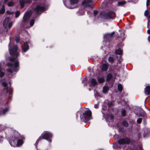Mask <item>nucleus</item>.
<instances>
[{
    "label": "nucleus",
    "instance_id": "f257e3e1",
    "mask_svg": "<svg viewBox=\"0 0 150 150\" xmlns=\"http://www.w3.org/2000/svg\"><path fill=\"white\" fill-rule=\"evenodd\" d=\"M14 136L12 137L11 142L10 143L11 145L13 147L19 146L23 143V140L20 139V134L17 132H15Z\"/></svg>",
    "mask_w": 150,
    "mask_h": 150
},
{
    "label": "nucleus",
    "instance_id": "f03ea898",
    "mask_svg": "<svg viewBox=\"0 0 150 150\" xmlns=\"http://www.w3.org/2000/svg\"><path fill=\"white\" fill-rule=\"evenodd\" d=\"M91 115V112L90 111H87L84 113L80 115V118L83 121L89 120Z\"/></svg>",
    "mask_w": 150,
    "mask_h": 150
},
{
    "label": "nucleus",
    "instance_id": "7ed1b4c3",
    "mask_svg": "<svg viewBox=\"0 0 150 150\" xmlns=\"http://www.w3.org/2000/svg\"><path fill=\"white\" fill-rule=\"evenodd\" d=\"M10 43L8 45L9 52L11 54L14 55L16 56H18L19 55V54L16 51L18 49L17 47L16 46H14L12 49L10 48Z\"/></svg>",
    "mask_w": 150,
    "mask_h": 150
},
{
    "label": "nucleus",
    "instance_id": "20e7f679",
    "mask_svg": "<svg viewBox=\"0 0 150 150\" xmlns=\"http://www.w3.org/2000/svg\"><path fill=\"white\" fill-rule=\"evenodd\" d=\"M92 2V0H83L82 3V4L85 7H89L93 8Z\"/></svg>",
    "mask_w": 150,
    "mask_h": 150
},
{
    "label": "nucleus",
    "instance_id": "39448f33",
    "mask_svg": "<svg viewBox=\"0 0 150 150\" xmlns=\"http://www.w3.org/2000/svg\"><path fill=\"white\" fill-rule=\"evenodd\" d=\"M31 14V11H29L26 13L24 15L23 18V22L24 23H27Z\"/></svg>",
    "mask_w": 150,
    "mask_h": 150
},
{
    "label": "nucleus",
    "instance_id": "423d86ee",
    "mask_svg": "<svg viewBox=\"0 0 150 150\" xmlns=\"http://www.w3.org/2000/svg\"><path fill=\"white\" fill-rule=\"evenodd\" d=\"M118 142L120 144H128L130 143V140L127 138H122L120 139Z\"/></svg>",
    "mask_w": 150,
    "mask_h": 150
},
{
    "label": "nucleus",
    "instance_id": "0eeeda50",
    "mask_svg": "<svg viewBox=\"0 0 150 150\" xmlns=\"http://www.w3.org/2000/svg\"><path fill=\"white\" fill-rule=\"evenodd\" d=\"M115 16V14L114 12L112 11H110L105 15V18L106 19H109L113 18Z\"/></svg>",
    "mask_w": 150,
    "mask_h": 150
},
{
    "label": "nucleus",
    "instance_id": "6e6552de",
    "mask_svg": "<svg viewBox=\"0 0 150 150\" xmlns=\"http://www.w3.org/2000/svg\"><path fill=\"white\" fill-rule=\"evenodd\" d=\"M45 8L43 6L38 5L34 9L35 11L37 13H39L45 11Z\"/></svg>",
    "mask_w": 150,
    "mask_h": 150
},
{
    "label": "nucleus",
    "instance_id": "1a4fd4ad",
    "mask_svg": "<svg viewBox=\"0 0 150 150\" xmlns=\"http://www.w3.org/2000/svg\"><path fill=\"white\" fill-rule=\"evenodd\" d=\"M31 2L30 0H20L19 2L21 6L23 8L24 6L27 5Z\"/></svg>",
    "mask_w": 150,
    "mask_h": 150
},
{
    "label": "nucleus",
    "instance_id": "9d476101",
    "mask_svg": "<svg viewBox=\"0 0 150 150\" xmlns=\"http://www.w3.org/2000/svg\"><path fill=\"white\" fill-rule=\"evenodd\" d=\"M79 0H70V5L71 6H67L66 4H65V6L67 8H73L74 7H72V6H74L75 5H76L78 3Z\"/></svg>",
    "mask_w": 150,
    "mask_h": 150
},
{
    "label": "nucleus",
    "instance_id": "9b49d317",
    "mask_svg": "<svg viewBox=\"0 0 150 150\" xmlns=\"http://www.w3.org/2000/svg\"><path fill=\"white\" fill-rule=\"evenodd\" d=\"M89 84L91 87H93L97 85L98 82L95 79L91 78L90 79Z\"/></svg>",
    "mask_w": 150,
    "mask_h": 150
},
{
    "label": "nucleus",
    "instance_id": "f8f14e48",
    "mask_svg": "<svg viewBox=\"0 0 150 150\" xmlns=\"http://www.w3.org/2000/svg\"><path fill=\"white\" fill-rule=\"evenodd\" d=\"M52 136V135L51 133L45 131L44 132V134L43 136V138L44 139H47L51 138Z\"/></svg>",
    "mask_w": 150,
    "mask_h": 150
},
{
    "label": "nucleus",
    "instance_id": "ddd939ff",
    "mask_svg": "<svg viewBox=\"0 0 150 150\" xmlns=\"http://www.w3.org/2000/svg\"><path fill=\"white\" fill-rule=\"evenodd\" d=\"M108 63H104L102 65L101 70L102 71H106L108 69Z\"/></svg>",
    "mask_w": 150,
    "mask_h": 150
},
{
    "label": "nucleus",
    "instance_id": "4468645a",
    "mask_svg": "<svg viewBox=\"0 0 150 150\" xmlns=\"http://www.w3.org/2000/svg\"><path fill=\"white\" fill-rule=\"evenodd\" d=\"M10 20V18H6L4 20L3 22V26L5 28H6L7 26L8 23L9 22Z\"/></svg>",
    "mask_w": 150,
    "mask_h": 150
},
{
    "label": "nucleus",
    "instance_id": "2eb2a0df",
    "mask_svg": "<svg viewBox=\"0 0 150 150\" xmlns=\"http://www.w3.org/2000/svg\"><path fill=\"white\" fill-rule=\"evenodd\" d=\"M144 92L146 95L150 94V86H148L146 87L145 89Z\"/></svg>",
    "mask_w": 150,
    "mask_h": 150
},
{
    "label": "nucleus",
    "instance_id": "dca6fc26",
    "mask_svg": "<svg viewBox=\"0 0 150 150\" xmlns=\"http://www.w3.org/2000/svg\"><path fill=\"white\" fill-rule=\"evenodd\" d=\"M29 49L28 43L27 42H26L24 43V45L23 47H22V49L24 52H25Z\"/></svg>",
    "mask_w": 150,
    "mask_h": 150
},
{
    "label": "nucleus",
    "instance_id": "f3484780",
    "mask_svg": "<svg viewBox=\"0 0 150 150\" xmlns=\"http://www.w3.org/2000/svg\"><path fill=\"white\" fill-rule=\"evenodd\" d=\"M98 81L99 83H102L104 81V77L102 76L100 77H99L98 79Z\"/></svg>",
    "mask_w": 150,
    "mask_h": 150
},
{
    "label": "nucleus",
    "instance_id": "a211bd4d",
    "mask_svg": "<svg viewBox=\"0 0 150 150\" xmlns=\"http://www.w3.org/2000/svg\"><path fill=\"white\" fill-rule=\"evenodd\" d=\"M115 33L114 32H113L111 33L106 34L104 35V38H107L108 37H110L112 36Z\"/></svg>",
    "mask_w": 150,
    "mask_h": 150
},
{
    "label": "nucleus",
    "instance_id": "6ab92c4d",
    "mask_svg": "<svg viewBox=\"0 0 150 150\" xmlns=\"http://www.w3.org/2000/svg\"><path fill=\"white\" fill-rule=\"evenodd\" d=\"M109 88L107 86H104L103 88V92L104 93H106L108 92V90Z\"/></svg>",
    "mask_w": 150,
    "mask_h": 150
},
{
    "label": "nucleus",
    "instance_id": "aec40b11",
    "mask_svg": "<svg viewBox=\"0 0 150 150\" xmlns=\"http://www.w3.org/2000/svg\"><path fill=\"white\" fill-rule=\"evenodd\" d=\"M19 66V62L18 61H16L14 63V70L16 71L17 70V68Z\"/></svg>",
    "mask_w": 150,
    "mask_h": 150
},
{
    "label": "nucleus",
    "instance_id": "412c9836",
    "mask_svg": "<svg viewBox=\"0 0 150 150\" xmlns=\"http://www.w3.org/2000/svg\"><path fill=\"white\" fill-rule=\"evenodd\" d=\"M114 118L113 116L112 115H109L108 117V120H110V122H112Z\"/></svg>",
    "mask_w": 150,
    "mask_h": 150
},
{
    "label": "nucleus",
    "instance_id": "4be33fe9",
    "mask_svg": "<svg viewBox=\"0 0 150 150\" xmlns=\"http://www.w3.org/2000/svg\"><path fill=\"white\" fill-rule=\"evenodd\" d=\"M9 109L8 107L6 108L3 110V114L4 115L6 112H8L9 110Z\"/></svg>",
    "mask_w": 150,
    "mask_h": 150
},
{
    "label": "nucleus",
    "instance_id": "5701e85b",
    "mask_svg": "<svg viewBox=\"0 0 150 150\" xmlns=\"http://www.w3.org/2000/svg\"><path fill=\"white\" fill-rule=\"evenodd\" d=\"M115 52L116 54H120L122 53V51L121 49H118L116 50Z\"/></svg>",
    "mask_w": 150,
    "mask_h": 150
},
{
    "label": "nucleus",
    "instance_id": "b1692460",
    "mask_svg": "<svg viewBox=\"0 0 150 150\" xmlns=\"http://www.w3.org/2000/svg\"><path fill=\"white\" fill-rule=\"evenodd\" d=\"M1 63H0V76L1 77H2L4 76V74L3 72L1 71Z\"/></svg>",
    "mask_w": 150,
    "mask_h": 150
},
{
    "label": "nucleus",
    "instance_id": "393cba45",
    "mask_svg": "<svg viewBox=\"0 0 150 150\" xmlns=\"http://www.w3.org/2000/svg\"><path fill=\"white\" fill-rule=\"evenodd\" d=\"M126 3L125 1H120L118 3V5L119 6H122L124 4H125Z\"/></svg>",
    "mask_w": 150,
    "mask_h": 150
},
{
    "label": "nucleus",
    "instance_id": "a878e982",
    "mask_svg": "<svg viewBox=\"0 0 150 150\" xmlns=\"http://www.w3.org/2000/svg\"><path fill=\"white\" fill-rule=\"evenodd\" d=\"M112 76L111 74H109L108 75L107 77V80L109 81L111 78H112Z\"/></svg>",
    "mask_w": 150,
    "mask_h": 150
},
{
    "label": "nucleus",
    "instance_id": "bb28decb",
    "mask_svg": "<svg viewBox=\"0 0 150 150\" xmlns=\"http://www.w3.org/2000/svg\"><path fill=\"white\" fill-rule=\"evenodd\" d=\"M5 80H4L3 81H1V83L2 85L5 87V89L6 88L7 83L5 82Z\"/></svg>",
    "mask_w": 150,
    "mask_h": 150
},
{
    "label": "nucleus",
    "instance_id": "cd10ccee",
    "mask_svg": "<svg viewBox=\"0 0 150 150\" xmlns=\"http://www.w3.org/2000/svg\"><path fill=\"white\" fill-rule=\"evenodd\" d=\"M15 13V17L17 18L20 15V12L19 11H16Z\"/></svg>",
    "mask_w": 150,
    "mask_h": 150
},
{
    "label": "nucleus",
    "instance_id": "c85d7f7f",
    "mask_svg": "<svg viewBox=\"0 0 150 150\" xmlns=\"http://www.w3.org/2000/svg\"><path fill=\"white\" fill-rule=\"evenodd\" d=\"M122 125L124 126L127 127L128 125V124L127 122L126 121H124L122 123Z\"/></svg>",
    "mask_w": 150,
    "mask_h": 150
},
{
    "label": "nucleus",
    "instance_id": "c756f323",
    "mask_svg": "<svg viewBox=\"0 0 150 150\" xmlns=\"http://www.w3.org/2000/svg\"><path fill=\"white\" fill-rule=\"evenodd\" d=\"M118 88L119 91H121L122 90V86L121 85L119 84L118 86Z\"/></svg>",
    "mask_w": 150,
    "mask_h": 150
},
{
    "label": "nucleus",
    "instance_id": "7c9ffc66",
    "mask_svg": "<svg viewBox=\"0 0 150 150\" xmlns=\"http://www.w3.org/2000/svg\"><path fill=\"white\" fill-rule=\"evenodd\" d=\"M14 5V3L13 1H11L8 4V5L9 6H13Z\"/></svg>",
    "mask_w": 150,
    "mask_h": 150
},
{
    "label": "nucleus",
    "instance_id": "2f4dec72",
    "mask_svg": "<svg viewBox=\"0 0 150 150\" xmlns=\"http://www.w3.org/2000/svg\"><path fill=\"white\" fill-rule=\"evenodd\" d=\"M108 61L112 63L113 62V59L112 57H110L108 58Z\"/></svg>",
    "mask_w": 150,
    "mask_h": 150
},
{
    "label": "nucleus",
    "instance_id": "473e14b6",
    "mask_svg": "<svg viewBox=\"0 0 150 150\" xmlns=\"http://www.w3.org/2000/svg\"><path fill=\"white\" fill-rule=\"evenodd\" d=\"M5 11V9L4 8H3L0 11V13L1 14L3 13Z\"/></svg>",
    "mask_w": 150,
    "mask_h": 150
},
{
    "label": "nucleus",
    "instance_id": "72a5a7b5",
    "mask_svg": "<svg viewBox=\"0 0 150 150\" xmlns=\"http://www.w3.org/2000/svg\"><path fill=\"white\" fill-rule=\"evenodd\" d=\"M34 23V21L33 20H31L30 22V26H32Z\"/></svg>",
    "mask_w": 150,
    "mask_h": 150
},
{
    "label": "nucleus",
    "instance_id": "f704fd0d",
    "mask_svg": "<svg viewBox=\"0 0 150 150\" xmlns=\"http://www.w3.org/2000/svg\"><path fill=\"white\" fill-rule=\"evenodd\" d=\"M149 14V12L148 10H146L145 11L144 13V15L145 16H146V17H148V16Z\"/></svg>",
    "mask_w": 150,
    "mask_h": 150
},
{
    "label": "nucleus",
    "instance_id": "c9c22d12",
    "mask_svg": "<svg viewBox=\"0 0 150 150\" xmlns=\"http://www.w3.org/2000/svg\"><path fill=\"white\" fill-rule=\"evenodd\" d=\"M148 20V23L147 24V25L148 26H149V22H150V15L149 16H148V17H147Z\"/></svg>",
    "mask_w": 150,
    "mask_h": 150
},
{
    "label": "nucleus",
    "instance_id": "e433bc0d",
    "mask_svg": "<svg viewBox=\"0 0 150 150\" xmlns=\"http://www.w3.org/2000/svg\"><path fill=\"white\" fill-rule=\"evenodd\" d=\"M142 121V119L141 118H139V119H137V122L138 123H140Z\"/></svg>",
    "mask_w": 150,
    "mask_h": 150
},
{
    "label": "nucleus",
    "instance_id": "4c0bfd02",
    "mask_svg": "<svg viewBox=\"0 0 150 150\" xmlns=\"http://www.w3.org/2000/svg\"><path fill=\"white\" fill-rule=\"evenodd\" d=\"M12 25V22H10L8 23V28H10L11 27Z\"/></svg>",
    "mask_w": 150,
    "mask_h": 150
},
{
    "label": "nucleus",
    "instance_id": "58836bf2",
    "mask_svg": "<svg viewBox=\"0 0 150 150\" xmlns=\"http://www.w3.org/2000/svg\"><path fill=\"white\" fill-rule=\"evenodd\" d=\"M6 65L8 67H12L13 66V64L11 63H8L6 64Z\"/></svg>",
    "mask_w": 150,
    "mask_h": 150
},
{
    "label": "nucleus",
    "instance_id": "ea45409f",
    "mask_svg": "<svg viewBox=\"0 0 150 150\" xmlns=\"http://www.w3.org/2000/svg\"><path fill=\"white\" fill-rule=\"evenodd\" d=\"M10 60L11 62H14L15 60V59L14 58H11L10 59Z\"/></svg>",
    "mask_w": 150,
    "mask_h": 150
},
{
    "label": "nucleus",
    "instance_id": "a19ab883",
    "mask_svg": "<svg viewBox=\"0 0 150 150\" xmlns=\"http://www.w3.org/2000/svg\"><path fill=\"white\" fill-rule=\"evenodd\" d=\"M16 43H18L19 42V38H17L16 39Z\"/></svg>",
    "mask_w": 150,
    "mask_h": 150
},
{
    "label": "nucleus",
    "instance_id": "79ce46f5",
    "mask_svg": "<svg viewBox=\"0 0 150 150\" xmlns=\"http://www.w3.org/2000/svg\"><path fill=\"white\" fill-rule=\"evenodd\" d=\"M94 108L96 109L98 108V104H96L94 105Z\"/></svg>",
    "mask_w": 150,
    "mask_h": 150
},
{
    "label": "nucleus",
    "instance_id": "37998d69",
    "mask_svg": "<svg viewBox=\"0 0 150 150\" xmlns=\"http://www.w3.org/2000/svg\"><path fill=\"white\" fill-rule=\"evenodd\" d=\"M7 71L11 73L12 72V70L11 69H7Z\"/></svg>",
    "mask_w": 150,
    "mask_h": 150
},
{
    "label": "nucleus",
    "instance_id": "c03bdc74",
    "mask_svg": "<svg viewBox=\"0 0 150 150\" xmlns=\"http://www.w3.org/2000/svg\"><path fill=\"white\" fill-rule=\"evenodd\" d=\"M112 102H110L109 103H108V104L109 105H111L112 104Z\"/></svg>",
    "mask_w": 150,
    "mask_h": 150
},
{
    "label": "nucleus",
    "instance_id": "a18cd8bd",
    "mask_svg": "<svg viewBox=\"0 0 150 150\" xmlns=\"http://www.w3.org/2000/svg\"><path fill=\"white\" fill-rule=\"evenodd\" d=\"M7 13L8 14H11V13L9 11H7Z\"/></svg>",
    "mask_w": 150,
    "mask_h": 150
},
{
    "label": "nucleus",
    "instance_id": "49530a36",
    "mask_svg": "<svg viewBox=\"0 0 150 150\" xmlns=\"http://www.w3.org/2000/svg\"><path fill=\"white\" fill-rule=\"evenodd\" d=\"M149 3L147 2H146V6L147 7L148 6Z\"/></svg>",
    "mask_w": 150,
    "mask_h": 150
},
{
    "label": "nucleus",
    "instance_id": "de8ad7c7",
    "mask_svg": "<svg viewBox=\"0 0 150 150\" xmlns=\"http://www.w3.org/2000/svg\"><path fill=\"white\" fill-rule=\"evenodd\" d=\"M147 33H149V34H150V30H147Z\"/></svg>",
    "mask_w": 150,
    "mask_h": 150
},
{
    "label": "nucleus",
    "instance_id": "09e8293b",
    "mask_svg": "<svg viewBox=\"0 0 150 150\" xmlns=\"http://www.w3.org/2000/svg\"><path fill=\"white\" fill-rule=\"evenodd\" d=\"M150 0H147L146 2L149 3L150 2Z\"/></svg>",
    "mask_w": 150,
    "mask_h": 150
},
{
    "label": "nucleus",
    "instance_id": "8fccbe9b",
    "mask_svg": "<svg viewBox=\"0 0 150 150\" xmlns=\"http://www.w3.org/2000/svg\"><path fill=\"white\" fill-rule=\"evenodd\" d=\"M8 0H4V2L5 3H6L7 1Z\"/></svg>",
    "mask_w": 150,
    "mask_h": 150
},
{
    "label": "nucleus",
    "instance_id": "3c124183",
    "mask_svg": "<svg viewBox=\"0 0 150 150\" xmlns=\"http://www.w3.org/2000/svg\"><path fill=\"white\" fill-rule=\"evenodd\" d=\"M149 41L150 42V35L149 36Z\"/></svg>",
    "mask_w": 150,
    "mask_h": 150
},
{
    "label": "nucleus",
    "instance_id": "603ef678",
    "mask_svg": "<svg viewBox=\"0 0 150 150\" xmlns=\"http://www.w3.org/2000/svg\"><path fill=\"white\" fill-rule=\"evenodd\" d=\"M122 114L123 116L125 115L123 113H122Z\"/></svg>",
    "mask_w": 150,
    "mask_h": 150
},
{
    "label": "nucleus",
    "instance_id": "864d4df0",
    "mask_svg": "<svg viewBox=\"0 0 150 150\" xmlns=\"http://www.w3.org/2000/svg\"><path fill=\"white\" fill-rule=\"evenodd\" d=\"M6 92H8V91L7 90L6 91Z\"/></svg>",
    "mask_w": 150,
    "mask_h": 150
}]
</instances>
